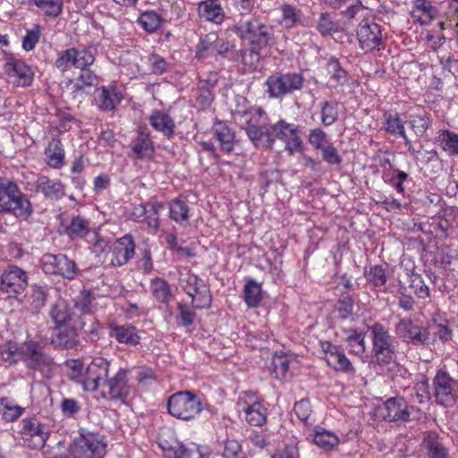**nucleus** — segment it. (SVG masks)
Wrapping results in <instances>:
<instances>
[{
  "instance_id": "f257e3e1",
  "label": "nucleus",
  "mask_w": 458,
  "mask_h": 458,
  "mask_svg": "<svg viewBox=\"0 0 458 458\" xmlns=\"http://www.w3.org/2000/svg\"><path fill=\"white\" fill-rule=\"evenodd\" d=\"M110 362L102 357H96L84 368L79 360H68L61 365V371L71 380L80 384L84 391L95 392L100 382L108 377Z\"/></svg>"
},
{
  "instance_id": "f03ea898",
  "label": "nucleus",
  "mask_w": 458,
  "mask_h": 458,
  "mask_svg": "<svg viewBox=\"0 0 458 458\" xmlns=\"http://www.w3.org/2000/svg\"><path fill=\"white\" fill-rule=\"evenodd\" d=\"M231 30L249 46L267 47L276 43L274 28L257 16H243Z\"/></svg>"
},
{
  "instance_id": "7ed1b4c3",
  "label": "nucleus",
  "mask_w": 458,
  "mask_h": 458,
  "mask_svg": "<svg viewBox=\"0 0 458 458\" xmlns=\"http://www.w3.org/2000/svg\"><path fill=\"white\" fill-rule=\"evenodd\" d=\"M369 331L375 362L380 367L398 366L396 363L398 343L390 334L389 329L380 323H376L369 327Z\"/></svg>"
},
{
  "instance_id": "20e7f679",
  "label": "nucleus",
  "mask_w": 458,
  "mask_h": 458,
  "mask_svg": "<svg viewBox=\"0 0 458 458\" xmlns=\"http://www.w3.org/2000/svg\"><path fill=\"white\" fill-rule=\"evenodd\" d=\"M0 213H12L17 218H28L31 204L18 185L6 178H0Z\"/></svg>"
},
{
  "instance_id": "39448f33",
  "label": "nucleus",
  "mask_w": 458,
  "mask_h": 458,
  "mask_svg": "<svg viewBox=\"0 0 458 458\" xmlns=\"http://www.w3.org/2000/svg\"><path fill=\"white\" fill-rule=\"evenodd\" d=\"M167 411L173 417L182 420H194L204 410L201 398L190 390L179 391L169 396Z\"/></svg>"
},
{
  "instance_id": "423d86ee",
  "label": "nucleus",
  "mask_w": 458,
  "mask_h": 458,
  "mask_svg": "<svg viewBox=\"0 0 458 458\" xmlns=\"http://www.w3.org/2000/svg\"><path fill=\"white\" fill-rule=\"evenodd\" d=\"M265 85L269 98H281L301 90L304 85V77L299 72H277L267 78Z\"/></svg>"
},
{
  "instance_id": "0eeeda50",
  "label": "nucleus",
  "mask_w": 458,
  "mask_h": 458,
  "mask_svg": "<svg viewBox=\"0 0 458 458\" xmlns=\"http://www.w3.org/2000/svg\"><path fill=\"white\" fill-rule=\"evenodd\" d=\"M382 411L384 420L390 422H409L418 420L421 416L420 408L409 404L407 400L400 395L388 398L384 403Z\"/></svg>"
},
{
  "instance_id": "6e6552de",
  "label": "nucleus",
  "mask_w": 458,
  "mask_h": 458,
  "mask_svg": "<svg viewBox=\"0 0 458 458\" xmlns=\"http://www.w3.org/2000/svg\"><path fill=\"white\" fill-rule=\"evenodd\" d=\"M397 336L406 344L428 346L431 343L429 328L417 319L403 318L394 326Z\"/></svg>"
},
{
  "instance_id": "1a4fd4ad",
  "label": "nucleus",
  "mask_w": 458,
  "mask_h": 458,
  "mask_svg": "<svg viewBox=\"0 0 458 458\" xmlns=\"http://www.w3.org/2000/svg\"><path fill=\"white\" fill-rule=\"evenodd\" d=\"M180 285L191 298L194 309H205L210 306L212 298L209 288L198 276L189 271L182 273Z\"/></svg>"
},
{
  "instance_id": "9d476101",
  "label": "nucleus",
  "mask_w": 458,
  "mask_h": 458,
  "mask_svg": "<svg viewBox=\"0 0 458 458\" xmlns=\"http://www.w3.org/2000/svg\"><path fill=\"white\" fill-rule=\"evenodd\" d=\"M27 272L16 265L8 266L0 276V292L8 298H17L28 287Z\"/></svg>"
},
{
  "instance_id": "9b49d317",
  "label": "nucleus",
  "mask_w": 458,
  "mask_h": 458,
  "mask_svg": "<svg viewBox=\"0 0 458 458\" xmlns=\"http://www.w3.org/2000/svg\"><path fill=\"white\" fill-rule=\"evenodd\" d=\"M23 360L26 367L38 370L42 375L50 378L54 376L52 369L53 360L41 350L40 344L34 340L25 341Z\"/></svg>"
},
{
  "instance_id": "f8f14e48",
  "label": "nucleus",
  "mask_w": 458,
  "mask_h": 458,
  "mask_svg": "<svg viewBox=\"0 0 458 458\" xmlns=\"http://www.w3.org/2000/svg\"><path fill=\"white\" fill-rule=\"evenodd\" d=\"M72 453L75 458H103L106 444L93 433L81 434L73 441Z\"/></svg>"
},
{
  "instance_id": "ddd939ff",
  "label": "nucleus",
  "mask_w": 458,
  "mask_h": 458,
  "mask_svg": "<svg viewBox=\"0 0 458 458\" xmlns=\"http://www.w3.org/2000/svg\"><path fill=\"white\" fill-rule=\"evenodd\" d=\"M272 138L278 139L284 142L285 150L289 155L301 153L303 148V142L300 137L299 126L280 120L272 126Z\"/></svg>"
},
{
  "instance_id": "4468645a",
  "label": "nucleus",
  "mask_w": 458,
  "mask_h": 458,
  "mask_svg": "<svg viewBox=\"0 0 458 458\" xmlns=\"http://www.w3.org/2000/svg\"><path fill=\"white\" fill-rule=\"evenodd\" d=\"M4 70L9 77H14L15 82L19 86L27 87L32 82L34 73L22 59L18 58L13 54H4Z\"/></svg>"
},
{
  "instance_id": "2eb2a0df",
  "label": "nucleus",
  "mask_w": 458,
  "mask_h": 458,
  "mask_svg": "<svg viewBox=\"0 0 458 458\" xmlns=\"http://www.w3.org/2000/svg\"><path fill=\"white\" fill-rule=\"evenodd\" d=\"M321 348L324 352V359L326 362L335 371L347 375L355 374V368L339 346L329 342H323L321 343Z\"/></svg>"
},
{
  "instance_id": "dca6fc26",
  "label": "nucleus",
  "mask_w": 458,
  "mask_h": 458,
  "mask_svg": "<svg viewBox=\"0 0 458 458\" xmlns=\"http://www.w3.org/2000/svg\"><path fill=\"white\" fill-rule=\"evenodd\" d=\"M359 45L365 52L377 49L382 42L380 26L373 20H362L357 30Z\"/></svg>"
},
{
  "instance_id": "f3484780",
  "label": "nucleus",
  "mask_w": 458,
  "mask_h": 458,
  "mask_svg": "<svg viewBox=\"0 0 458 458\" xmlns=\"http://www.w3.org/2000/svg\"><path fill=\"white\" fill-rule=\"evenodd\" d=\"M455 379L453 378L446 371L437 370L434 379V394L436 401L443 406H449L454 401V384Z\"/></svg>"
},
{
  "instance_id": "a211bd4d",
  "label": "nucleus",
  "mask_w": 458,
  "mask_h": 458,
  "mask_svg": "<svg viewBox=\"0 0 458 458\" xmlns=\"http://www.w3.org/2000/svg\"><path fill=\"white\" fill-rule=\"evenodd\" d=\"M20 433L24 444L30 449H40L46 445L47 434L42 425L34 419H23Z\"/></svg>"
},
{
  "instance_id": "6ab92c4d",
  "label": "nucleus",
  "mask_w": 458,
  "mask_h": 458,
  "mask_svg": "<svg viewBox=\"0 0 458 458\" xmlns=\"http://www.w3.org/2000/svg\"><path fill=\"white\" fill-rule=\"evenodd\" d=\"M420 450L427 458H452L450 448L435 431L424 434L420 443Z\"/></svg>"
},
{
  "instance_id": "aec40b11",
  "label": "nucleus",
  "mask_w": 458,
  "mask_h": 458,
  "mask_svg": "<svg viewBox=\"0 0 458 458\" xmlns=\"http://www.w3.org/2000/svg\"><path fill=\"white\" fill-rule=\"evenodd\" d=\"M100 386H106L107 397L111 400L124 401L131 392L127 372L122 369L113 377L108 379L106 377L105 379H102Z\"/></svg>"
},
{
  "instance_id": "412c9836",
  "label": "nucleus",
  "mask_w": 458,
  "mask_h": 458,
  "mask_svg": "<svg viewBox=\"0 0 458 458\" xmlns=\"http://www.w3.org/2000/svg\"><path fill=\"white\" fill-rule=\"evenodd\" d=\"M135 254V242L131 235L126 234L114 242L111 251L110 264L122 267Z\"/></svg>"
},
{
  "instance_id": "4be33fe9",
  "label": "nucleus",
  "mask_w": 458,
  "mask_h": 458,
  "mask_svg": "<svg viewBox=\"0 0 458 458\" xmlns=\"http://www.w3.org/2000/svg\"><path fill=\"white\" fill-rule=\"evenodd\" d=\"M94 61L95 57L90 51L85 48H70L59 57V67L64 65L65 69L74 67L81 70L89 67Z\"/></svg>"
},
{
  "instance_id": "5701e85b",
  "label": "nucleus",
  "mask_w": 458,
  "mask_h": 458,
  "mask_svg": "<svg viewBox=\"0 0 458 458\" xmlns=\"http://www.w3.org/2000/svg\"><path fill=\"white\" fill-rule=\"evenodd\" d=\"M249 401L241 405L245 413V419L251 426L260 427L267 422V408L260 401H257L252 392L245 394Z\"/></svg>"
},
{
  "instance_id": "b1692460",
  "label": "nucleus",
  "mask_w": 458,
  "mask_h": 458,
  "mask_svg": "<svg viewBox=\"0 0 458 458\" xmlns=\"http://www.w3.org/2000/svg\"><path fill=\"white\" fill-rule=\"evenodd\" d=\"M131 149L138 159H149L155 152L154 143L147 127H140L137 137L131 143Z\"/></svg>"
},
{
  "instance_id": "393cba45",
  "label": "nucleus",
  "mask_w": 458,
  "mask_h": 458,
  "mask_svg": "<svg viewBox=\"0 0 458 458\" xmlns=\"http://www.w3.org/2000/svg\"><path fill=\"white\" fill-rule=\"evenodd\" d=\"M110 330L109 336L114 338L118 343L137 345L140 337L136 327L131 324L118 325L114 322L108 324Z\"/></svg>"
},
{
  "instance_id": "a878e982",
  "label": "nucleus",
  "mask_w": 458,
  "mask_h": 458,
  "mask_svg": "<svg viewBox=\"0 0 458 458\" xmlns=\"http://www.w3.org/2000/svg\"><path fill=\"white\" fill-rule=\"evenodd\" d=\"M383 128L388 134L402 138L405 145H411V140L407 136L404 124L407 123L403 121L397 112L387 111L383 114Z\"/></svg>"
},
{
  "instance_id": "bb28decb",
  "label": "nucleus",
  "mask_w": 458,
  "mask_h": 458,
  "mask_svg": "<svg viewBox=\"0 0 458 458\" xmlns=\"http://www.w3.org/2000/svg\"><path fill=\"white\" fill-rule=\"evenodd\" d=\"M61 225L64 227V233L71 240L81 239L91 235L94 230L90 226V221L81 216H72L67 225L61 221Z\"/></svg>"
},
{
  "instance_id": "cd10ccee",
  "label": "nucleus",
  "mask_w": 458,
  "mask_h": 458,
  "mask_svg": "<svg viewBox=\"0 0 458 458\" xmlns=\"http://www.w3.org/2000/svg\"><path fill=\"white\" fill-rule=\"evenodd\" d=\"M198 13L200 18L217 25L221 24L225 17L219 0L201 1L198 4Z\"/></svg>"
},
{
  "instance_id": "c85d7f7f",
  "label": "nucleus",
  "mask_w": 458,
  "mask_h": 458,
  "mask_svg": "<svg viewBox=\"0 0 458 458\" xmlns=\"http://www.w3.org/2000/svg\"><path fill=\"white\" fill-rule=\"evenodd\" d=\"M212 135L218 143L220 149L225 153H231L234 148V132L229 126L221 121L216 122L212 126Z\"/></svg>"
},
{
  "instance_id": "c756f323",
  "label": "nucleus",
  "mask_w": 458,
  "mask_h": 458,
  "mask_svg": "<svg viewBox=\"0 0 458 458\" xmlns=\"http://www.w3.org/2000/svg\"><path fill=\"white\" fill-rule=\"evenodd\" d=\"M159 445L165 452H171L174 458H202L199 446L194 443H175V445L173 446L164 441Z\"/></svg>"
},
{
  "instance_id": "7c9ffc66",
  "label": "nucleus",
  "mask_w": 458,
  "mask_h": 458,
  "mask_svg": "<svg viewBox=\"0 0 458 458\" xmlns=\"http://www.w3.org/2000/svg\"><path fill=\"white\" fill-rule=\"evenodd\" d=\"M437 9L428 0H414L411 16L421 25H428L437 16Z\"/></svg>"
},
{
  "instance_id": "2f4dec72",
  "label": "nucleus",
  "mask_w": 458,
  "mask_h": 458,
  "mask_svg": "<svg viewBox=\"0 0 458 458\" xmlns=\"http://www.w3.org/2000/svg\"><path fill=\"white\" fill-rule=\"evenodd\" d=\"M149 123L154 130L161 132L167 139L174 137L175 123L167 114L158 110L153 111L149 116Z\"/></svg>"
},
{
  "instance_id": "473e14b6",
  "label": "nucleus",
  "mask_w": 458,
  "mask_h": 458,
  "mask_svg": "<svg viewBox=\"0 0 458 458\" xmlns=\"http://www.w3.org/2000/svg\"><path fill=\"white\" fill-rule=\"evenodd\" d=\"M95 94V101L102 110H114L123 98L114 88L103 87L98 89Z\"/></svg>"
},
{
  "instance_id": "72a5a7b5",
  "label": "nucleus",
  "mask_w": 458,
  "mask_h": 458,
  "mask_svg": "<svg viewBox=\"0 0 458 458\" xmlns=\"http://www.w3.org/2000/svg\"><path fill=\"white\" fill-rule=\"evenodd\" d=\"M25 342L19 344L13 341H7L0 350L1 359L10 365L15 364L23 360Z\"/></svg>"
},
{
  "instance_id": "f704fd0d",
  "label": "nucleus",
  "mask_w": 458,
  "mask_h": 458,
  "mask_svg": "<svg viewBox=\"0 0 458 458\" xmlns=\"http://www.w3.org/2000/svg\"><path fill=\"white\" fill-rule=\"evenodd\" d=\"M311 439L316 445L325 451H331L339 444V438L335 433L321 428L314 430Z\"/></svg>"
},
{
  "instance_id": "c9c22d12",
  "label": "nucleus",
  "mask_w": 458,
  "mask_h": 458,
  "mask_svg": "<svg viewBox=\"0 0 458 458\" xmlns=\"http://www.w3.org/2000/svg\"><path fill=\"white\" fill-rule=\"evenodd\" d=\"M344 341L347 343L349 352L356 355L365 352V335L356 329L349 328L344 330Z\"/></svg>"
},
{
  "instance_id": "e433bc0d",
  "label": "nucleus",
  "mask_w": 458,
  "mask_h": 458,
  "mask_svg": "<svg viewBox=\"0 0 458 458\" xmlns=\"http://www.w3.org/2000/svg\"><path fill=\"white\" fill-rule=\"evenodd\" d=\"M436 141L449 157L458 155V134L442 130L438 132Z\"/></svg>"
},
{
  "instance_id": "4c0bfd02",
  "label": "nucleus",
  "mask_w": 458,
  "mask_h": 458,
  "mask_svg": "<svg viewBox=\"0 0 458 458\" xmlns=\"http://www.w3.org/2000/svg\"><path fill=\"white\" fill-rule=\"evenodd\" d=\"M189 212L188 204L184 199L177 198L169 203V217L179 225L189 221Z\"/></svg>"
},
{
  "instance_id": "58836bf2",
  "label": "nucleus",
  "mask_w": 458,
  "mask_h": 458,
  "mask_svg": "<svg viewBox=\"0 0 458 458\" xmlns=\"http://www.w3.org/2000/svg\"><path fill=\"white\" fill-rule=\"evenodd\" d=\"M246 133L250 140L258 145L263 139H266V147L272 148L275 143V139L272 138V130H268L266 126L249 125L246 128Z\"/></svg>"
},
{
  "instance_id": "ea45409f",
  "label": "nucleus",
  "mask_w": 458,
  "mask_h": 458,
  "mask_svg": "<svg viewBox=\"0 0 458 458\" xmlns=\"http://www.w3.org/2000/svg\"><path fill=\"white\" fill-rule=\"evenodd\" d=\"M243 297L248 307H258L262 300L260 284L253 279L248 280L244 286Z\"/></svg>"
},
{
  "instance_id": "a19ab883",
  "label": "nucleus",
  "mask_w": 458,
  "mask_h": 458,
  "mask_svg": "<svg viewBox=\"0 0 458 458\" xmlns=\"http://www.w3.org/2000/svg\"><path fill=\"white\" fill-rule=\"evenodd\" d=\"M0 405L2 406V418L6 422L15 421L24 411V408L15 404L13 400L8 397H1Z\"/></svg>"
},
{
  "instance_id": "79ce46f5",
  "label": "nucleus",
  "mask_w": 458,
  "mask_h": 458,
  "mask_svg": "<svg viewBox=\"0 0 458 458\" xmlns=\"http://www.w3.org/2000/svg\"><path fill=\"white\" fill-rule=\"evenodd\" d=\"M163 19L155 11H146L138 18L139 25L147 32L153 33L162 25Z\"/></svg>"
},
{
  "instance_id": "37998d69",
  "label": "nucleus",
  "mask_w": 458,
  "mask_h": 458,
  "mask_svg": "<svg viewBox=\"0 0 458 458\" xmlns=\"http://www.w3.org/2000/svg\"><path fill=\"white\" fill-rule=\"evenodd\" d=\"M406 122L419 138L426 133L430 125V118L427 114H411Z\"/></svg>"
},
{
  "instance_id": "c03bdc74",
  "label": "nucleus",
  "mask_w": 458,
  "mask_h": 458,
  "mask_svg": "<svg viewBox=\"0 0 458 458\" xmlns=\"http://www.w3.org/2000/svg\"><path fill=\"white\" fill-rule=\"evenodd\" d=\"M263 48L250 46L248 49H241L238 52V59L240 58L242 63L249 69L255 70L259 64L261 58L260 50Z\"/></svg>"
},
{
  "instance_id": "a18cd8bd",
  "label": "nucleus",
  "mask_w": 458,
  "mask_h": 458,
  "mask_svg": "<svg viewBox=\"0 0 458 458\" xmlns=\"http://www.w3.org/2000/svg\"><path fill=\"white\" fill-rule=\"evenodd\" d=\"M78 342L76 330L63 326L59 318V347L72 349L77 346Z\"/></svg>"
},
{
  "instance_id": "49530a36",
  "label": "nucleus",
  "mask_w": 458,
  "mask_h": 458,
  "mask_svg": "<svg viewBox=\"0 0 458 458\" xmlns=\"http://www.w3.org/2000/svg\"><path fill=\"white\" fill-rule=\"evenodd\" d=\"M317 29L322 36L326 37L339 31L341 26L337 21H334L329 13H322L319 15Z\"/></svg>"
},
{
  "instance_id": "de8ad7c7",
  "label": "nucleus",
  "mask_w": 458,
  "mask_h": 458,
  "mask_svg": "<svg viewBox=\"0 0 458 458\" xmlns=\"http://www.w3.org/2000/svg\"><path fill=\"white\" fill-rule=\"evenodd\" d=\"M281 11H282L281 23L285 28H293L298 22H300L301 15H302L301 10L297 9L296 7H294L291 4H283L281 7Z\"/></svg>"
},
{
  "instance_id": "09e8293b",
  "label": "nucleus",
  "mask_w": 458,
  "mask_h": 458,
  "mask_svg": "<svg viewBox=\"0 0 458 458\" xmlns=\"http://www.w3.org/2000/svg\"><path fill=\"white\" fill-rule=\"evenodd\" d=\"M148 211L145 215L143 222L149 228L157 231L159 228V211L164 208V205L160 202H147Z\"/></svg>"
},
{
  "instance_id": "8fccbe9b",
  "label": "nucleus",
  "mask_w": 458,
  "mask_h": 458,
  "mask_svg": "<svg viewBox=\"0 0 458 458\" xmlns=\"http://www.w3.org/2000/svg\"><path fill=\"white\" fill-rule=\"evenodd\" d=\"M234 44L229 41L218 38L216 36L214 38L213 50L222 57H227L232 61L238 60V52L234 53Z\"/></svg>"
},
{
  "instance_id": "3c124183",
  "label": "nucleus",
  "mask_w": 458,
  "mask_h": 458,
  "mask_svg": "<svg viewBox=\"0 0 458 458\" xmlns=\"http://www.w3.org/2000/svg\"><path fill=\"white\" fill-rule=\"evenodd\" d=\"M150 291L153 296L161 302L167 301L171 295L170 286L167 282L158 277L151 281Z\"/></svg>"
},
{
  "instance_id": "603ef678",
  "label": "nucleus",
  "mask_w": 458,
  "mask_h": 458,
  "mask_svg": "<svg viewBox=\"0 0 458 458\" xmlns=\"http://www.w3.org/2000/svg\"><path fill=\"white\" fill-rule=\"evenodd\" d=\"M320 119L324 126L332 125L338 119L337 105L329 101H323L320 104Z\"/></svg>"
},
{
  "instance_id": "864d4df0",
  "label": "nucleus",
  "mask_w": 458,
  "mask_h": 458,
  "mask_svg": "<svg viewBox=\"0 0 458 458\" xmlns=\"http://www.w3.org/2000/svg\"><path fill=\"white\" fill-rule=\"evenodd\" d=\"M428 327L430 331L431 342L446 343L452 339L453 333L446 323H435Z\"/></svg>"
},
{
  "instance_id": "5fc2aeb1",
  "label": "nucleus",
  "mask_w": 458,
  "mask_h": 458,
  "mask_svg": "<svg viewBox=\"0 0 458 458\" xmlns=\"http://www.w3.org/2000/svg\"><path fill=\"white\" fill-rule=\"evenodd\" d=\"M98 83L97 75L91 72L89 67L81 70L77 82L73 85L75 89L73 91H83L85 88H91Z\"/></svg>"
},
{
  "instance_id": "6e6d98bb",
  "label": "nucleus",
  "mask_w": 458,
  "mask_h": 458,
  "mask_svg": "<svg viewBox=\"0 0 458 458\" xmlns=\"http://www.w3.org/2000/svg\"><path fill=\"white\" fill-rule=\"evenodd\" d=\"M354 301L349 296H343L335 304V312L341 319H347L353 315Z\"/></svg>"
},
{
  "instance_id": "4d7b16f0",
  "label": "nucleus",
  "mask_w": 458,
  "mask_h": 458,
  "mask_svg": "<svg viewBox=\"0 0 458 458\" xmlns=\"http://www.w3.org/2000/svg\"><path fill=\"white\" fill-rule=\"evenodd\" d=\"M367 280L375 287L384 286L387 281V276L382 266L377 265L365 272Z\"/></svg>"
},
{
  "instance_id": "13d9d810",
  "label": "nucleus",
  "mask_w": 458,
  "mask_h": 458,
  "mask_svg": "<svg viewBox=\"0 0 458 458\" xmlns=\"http://www.w3.org/2000/svg\"><path fill=\"white\" fill-rule=\"evenodd\" d=\"M38 192H42L47 198H53L57 194V184L46 175H40L36 182Z\"/></svg>"
},
{
  "instance_id": "bf43d9fd",
  "label": "nucleus",
  "mask_w": 458,
  "mask_h": 458,
  "mask_svg": "<svg viewBox=\"0 0 458 458\" xmlns=\"http://www.w3.org/2000/svg\"><path fill=\"white\" fill-rule=\"evenodd\" d=\"M79 272L74 260L69 259L66 255H59V275L67 279H73Z\"/></svg>"
},
{
  "instance_id": "052dcab7",
  "label": "nucleus",
  "mask_w": 458,
  "mask_h": 458,
  "mask_svg": "<svg viewBox=\"0 0 458 458\" xmlns=\"http://www.w3.org/2000/svg\"><path fill=\"white\" fill-rule=\"evenodd\" d=\"M458 226V208L447 207L444 210L443 219L439 222V227L444 232Z\"/></svg>"
},
{
  "instance_id": "680f3d73",
  "label": "nucleus",
  "mask_w": 458,
  "mask_h": 458,
  "mask_svg": "<svg viewBox=\"0 0 458 458\" xmlns=\"http://www.w3.org/2000/svg\"><path fill=\"white\" fill-rule=\"evenodd\" d=\"M327 70L330 77L339 84H344L346 81L347 72L342 68L337 59L330 58L327 64Z\"/></svg>"
},
{
  "instance_id": "e2e57ef3",
  "label": "nucleus",
  "mask_w": 458,
  "mask_h": 458,
  "mask_svg": "<svg viewBox=\"0 0 458 458\" xmlns=\"http://www.w3.org/2000/svg\"><path fill=\"white\" fill-rule=\"evenodd\" d=\"M410 286L418 298L426 299L429 297V288L420 274H412L411 276Z\"/></svg>"
},
{
  "instance_id": "0e129e2a",
  "label": "nucleus",
  "mask_w": 458,
  "mask_h": 458,
  "mask_svg": "<svg viewBox=\"0 0 458 458\" xmlns=\"http://www.w3.org/2000/svg\"><path fill=\"white\" fill-rule=\"evenodd\" d=\"M368 9L363 6L360 2L347 8L344 13L345 18L351 25H353L354 21L367 20Z\"/></svg>"
},
{
  "instance_id": "69168bd1",
  "label": "nucleus",
  "mask_w": 458,
  "mask_h": 458,
  "mask_svg": "<svg viewBox=\"0 0 458 458\" xmlns=\"http://www.w3.org/2000/svg\"><path fill=\"white\" fill-rule=\"evenodd\" d=\"M293 411L301 421L309 423L310 417L312 413L310 400L301 399L299 402H296L293 406Z\"/></svg>"
},
{
  "instance_id": "338daca9",
  "label": "nucleus",
  "mask_w": 458,
  "mask_h": 458,
  "mask_svg": "<svg viewBox=\"0 0 458 458\" xmlns=\"http://www.w3.org/2000/svg\"><path fill=\"white\" fill-rule=\"evenodd\" d=\"M308 141L315 149L320 150L327 145V135L322 129L316 128L310 131Z\"/></svg>"
},
{
  "instance_id": "774afa93",
  "label": "nucleus",
  "mask_w": 458,
  "mask_h": 458,
  "mask_svg": "<svg viewBox=\"0 0 458 458\" xmlns=\"http://www.w3.org/2000/svg\"><path fill=\"white\" fill-rule=\"evenodd\" d=\"M270 458H300L298 445L293 442L285 445L284 448L277 449Z\"/></svg>"
}]
</instances>
